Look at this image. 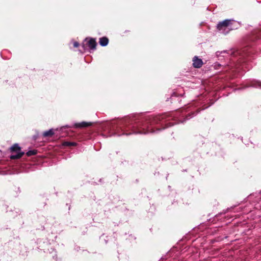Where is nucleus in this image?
<instances>
[{"mask_svg": "<svg viewBox=\"0 0 261 261\" xmlns=\"http://www.w3.org/2000/svg\"><path fill=\"white\" fill-rule=\"evenodd\" d=\"M199 102L191 105L186 109L175 112L173 116L166 114L155 116L152 115H134L123 119L107 122L103 125L105 133L109 135H104L106 137L111 136H120L131 134H147L158 133L165 128L164 126L167 123V127L173 125V123H167L168 121L174 117L177 123H185L196 115L208 107L201 109Z\"/></svg>", "mask_w": 261, "mask_h": 261, "instance_id": "obj_1", "label": "nucleus"}, {"mask_svg": "<svg viewBox=\"0 0 261 261\" xmlns=\"http://www.w3.org/2000/svg\"><path fill=\"white\" fill-rule=\"evenodd\" d=\"M96 45L95 39L86 38L82 43L81 48H80L79 51L81 53H84L88 50L94 51L96 49Z\"/></svg>", "mask_w": 261, "mask_h": 261, "instance_id": "obj_2", "label": "nucleus"}, {"mask_svg": "<svg viewBox=\"0 0 261 261\" xmlns=\"http://www.w3.org/2000/svg\"><path fill=\"white\" fill-rule=\"evenodd\" d=\"M234 22L235 21L232 19H226L219 22L217 24V29L221 33L226 35L230 30L233 29L231 24Z\"/></svg>", "mask_w": 261, "mask_h": 261, "instance_id": "obj_3", "label": "nucleus"}, {"mask_svg": "<svg viewBox=\"0 0 261 261\" xmlns=\"http://www.w3.org/2000/svg\"><path fill=\"white\" fill-rule=\"evenodd\" d=\"M249 201H252L251 204L256 210H261V192L250 194L248 197Z\"/></svg>", "mask_w": 261, "mask_h": 261, "instance_id": "obj_4", "label": "nucleus"}, {"mask_svg": "<svg viewBox=\"0 0 261 261\" xmlns=\"http://www.w3.org/2000/svg\"><path fill=\"white\" fill-rule=\"evenodd\" d=\"M10 149L12 154L10 155V158L12 160L19 159L24 154V152L21 150V148L18 144H14L11 146Z\"/></svg>", "mask_w": 261, "mask_h": 261, "instance_id": "obj_5", "label": "nucleus"}, {"mask_svg": "<svg viewBox=\"0 0 261 261\" xmlns=\"http://www.w3.org/2000/svg\"><path fill=\"white\" fill-rule=\"evenodd\" d=\"M261 38V24H259L251 32L249 39L251 41H254L258 39Z\"/></svg>", "mask_w": 261, "mask_h": 261, "instance_id": "obj_6", "label": "nucleus"}, {"mask_svg": "<svg viewBox=\"0 0 261 261\" xmlns=\"http://www.w3.org/2000/svg\"><path fill=\"white\" fill-rule=\"evenodd\" d=\"M91 124L92 123L91 122H85V121H83V122H81L80 123H74L71 125H64L61 128V129L63 130L64 128H72V127L84 128V127H86L90 126L91 125Z\"/></svg>", "mask_w": 261, "mask_h": 261, "instance_id": "obj_7", "label": "nucleus"}, {"mask_svg": "<svg viewBox=\"0 0 261 261\" xmlns=\"http://www.w3.org/2000/svg\"><path fill=\"white\" fill-rule=\"evenodd\" d=\"M193 66L195 68H200L203 64V61L197 56H194L192 60Z\"/></svg>", "mask_w": 261, "mask_h": 261, "instance_id": "obj_8", "label": "nucleus"}, {"mask_svg": "<svg viewBox=\"0 0 261 261\" xmlns=\"http://www.w3.org/2000/svg\"><path fill=\"white\" fill-rule=\"evenodd\" d=\"M245 87H254V88H260L261 82L255 80H252L247 82L246 84Z\"/></svg>", "mask_w": 261, "mask_h": 261, "instance_id": "obj_9", "label": "nucleus"}, {"mask_svg": "<svg viewBox=\"0 0 261 261\" xmlns=\"http://www.w3.org/2000/svg\"><path fill=\"white\" fill-rule=\"evenodd\" d=\"M182 96V94H178L176 91H174L172 93L170 98L172 100V102H174L176 101V98H177V100L179 101L180 100H179V98L180 97Z\"/></svg>", "mask_w": 261, "mask_h": 261, "instance_id": "obj_10", "label": "nucleus"}, {"mask_svg": "<svg viewBox=\"0 0 261 261\" xmlns=\"http://www.w3.org/2000/svg\"><path fill=\"white\" fill-rule=\"evenodd\" d=\"M99 43L101 46H106L108 44L109 39L106 37H102L99 38Z\"/></svg>", "mask_w": 261, "mask_h": 261, "instance_id": "obj_11", "label": "nucleus"}, {"mask_svg": "<svg viewBox=\"0 0 261 261\" xmlns=\"http://www.w3.org/2000/svg\"><path fill=\"white\" fill-rule=\"evenodd\" d=\"M54 134V129L51 128L48 130L45 131L43 133V136L44 137H51Z\"/></svg>", "mask_w": 261, "mask_h": 261, "instance_id": "obj_12", "label": "nucleus"}, {"mask_svg": "<svg viewBox=\"0 0 261 261\" xmlns=\"http://www.w3.org/2000/svg\"><path fill=\"white\" fill-rule=\"evenodd\" d=\"M76 145V143L74 142L64 141L62 143L63 147L74 146Z\"/></svg>", "mask_w": 261, "mask_h": 261, "instance_id": "obj_13", "label": "nucleus"}, {"mask_svg": "<svg viewBox=\"0 0 261 261\" xmlns=\"http://www.w3.org/2000/svg\"><path fill=\"white\" fill-rule=\"evenodd\" d=\"M37 150L34 149V150H29L28 151H27L26 152V154L27 155V156H30L36 154L37 153Z\"/></svg>", "mask_w": 261, "mask_h": 261, "instance_id": "obj_14", "label": "nucleus"}, {"mask_svg": "<svg viewBox=\"0 0 261 261\" xmlns=\"http://www.w3.org/2000/svg\"><path fill=\"white\" fill-rule=\"evenodd\" d=\"M73 47H74L76 48V47H79V46H80V44H79V43L78 42H77V41H74V42H73Z\"/></svg>", "mask_w": 261, "mask_h": 261, "instance_id": "obj_15", "label": "nucleus"}, {"mask_svg": "<svg viewBox=\"0 0 261 261\" xmlns=\"http://www.w3.org/2000/svg\"><path fill=\"white\" fill-rule=\"evenodd\" d=\"M226 53V50H223V51H221V52H220V51H217V52L216 53V54H217V56H220V54H222V53Z\"/></svg>", "mask_w": 261, "mask_h": 261, "instance_id": "obj_16", "label": "nucleus"}, {"mask_svg": "<svg viewBox=\"0 0 261 261\" xmlns=\"http://www.w3.org/2000/svg\"><path fill=\"white\" fill-rule=\"evenodd\" d=\"M38 136V134H37V135H35L33 136V138L34 140H36L37 139V137Z\"/></svg>", "mask_w": 261, "mask_h": 261, "instance_id": "obj_17", "label": "nucleus"}, {"mask_svg": "<svg viewBox=\"0 0 261 261\" xmlns=\"http://www.w3.org/2000/svg\"><path fill=\"white\" fill-rule=\"evenodd\" d=\"M56 252L55 251V254L53 255V258H55V259H56V258H55V256H56Z\"/></svg>", "mask_w": 261, "mask_h": 261, "instance_id": "obj_18", "label": "nucleus"}, {"mask_svg": "<svg viewBox=\"0 0 261 261\" xmlns=\"http://www.w3.org/2000/svg\"><path fill=\"white\" fill-rule=\"evenodd\" d=\"M51 249L52 251L51 252V251H49L50 253H52L53 252V251H54V249L51 248Z\"/></svg>", "mask_w": 261, "mask_h": 261, "instance_id": "obj_19", "label": "nucleus"}]
</instances>
